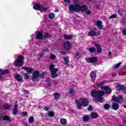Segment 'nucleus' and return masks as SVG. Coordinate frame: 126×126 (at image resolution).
<instances>
[{
    "instance_id": "obj_41",
    "label": "nucleus",
    "mask_w": 126,
    "mask_h": 126,
    "mask_svg": "<svg viewBox=\"0 0 126 126\" xmlns=\"http://www.w3.org/2000/svg\"><path fill=\"white\" fill-rule=\"evenodd\" d=\"M50 59L51 60H55L56 59V56L53 54L50 55Z\"/></svg>"
},
{
    "instance_id": "obj_45",
    "label": "nucleus",
    "mask_w": 126,
    "mask_h": 126,
    "mask_svg": "<svg viewBox=\"0 0 126 126\" xmlns=\"http://www.w3.org/2000/svg\"><path fill=\"white\" fill-rule=\"evenodd\" d=\"M87 110L88 111H93V107L91 105H89V107L88 108Z\"/></svg>"
},
{
    "instance_id": "obj_4",
    "label": "nucleus",
    "mask_w": 126,
    "mask_h": 126,
    "mask_svg": "<svg viewBox=\"0 0 126 126\" xmlns=\"http://www.w3.org/2000/svg\"><path fill=\"white\" fill-rule=\"evenodd\" d=\"M103 85L104 83L103 82H100L96 85L95 88H100L101 90L105 91L106 94H110V93H111L112 89H110V87Z\"/></svg>"
},
{
    "instance_id": "obj_58",
    "label": "nucleus",
    "mask_w": 126,
    "mask_h": 126,
    "mask_svg": "<svg viewBox=\"0 0 126 126\" xmlns=\"http://www.w3.org/2000/svg\"><path fill=\"white\" fill-rule=\"evenodd\" d=\"M97 34H98V35H99L100 34V32H98Z\"/></svg>"
},
{
    "instance_id": "obj_27",
    "label": "nucleus",
    "mask_w": 126,
    "mask_h": 126,
    "mask_svg": "<svg viewBox=\"0 0 126 126\" xmlns=\"http://www.w3.org/2000/svg\"><path fill=\"white\" fill-rule=\"evenodd\" d=\"M46 82L47 84V88H50L52 85V83H51V80L50 78H47L46 80Z\"/></svg>"
},
{
    "instance_id": "obj_57",
    "label": "nucleus",
    "mask_w": 126,
    "mask_h": 126,
    "mask_svg": "<svg viewBox=\"0 0 126 126\" xmlns=\"http://www.w3.org/2000/svg\"><path fill=\"white\" fill-rule=\"evenodd\" d=\"M31 37H32V38H33L34 37V35H32Z\"/></svg>"
},
{
    "instance_id": "obj_28",
    "label": "nucleus",
    "mask_w": 126,
    "mask_h": 126,
    "mask_svg": "<svg viewBox=\"0 0 126 126\" xmlns=\"http://www.w3.org/2000/svg\"><path fill=\"white\" fill-rule=\"evenodd\" d=\"M83 120L84 122H88L90 120V117H89V115H85L83 117Z\"/></svg>"
},
{
    "instance_id": "obj_23",
    "label": "nucleus",
    "mask_w": 126,
    "mask_h": 126,
    "mask_svg": "<svg viewBox=\"0 0 126 126\" xmlns=\"http://www.w3.org/2000/svg\"><path fill=\"white\" fill-rule=\"evenodd\" d=\"M60 123L61 125H63V126H66L67 125V121L66 119L63 118L60 120Z\"/></svg>"
},
{
    "instance_id": "obj_46",
    "label": "nucleus",
    "mask_w": 126,
    "mask_h": 126,
    "mask_svg": "<svg viewBox=\"0 0 126 126\" xmlns=\"http://www.w3.org/2000/svg\"><path fill=\"white\" fill-rule=\"evenodd\" d=\"M21 115L23 116L24 117H25V116H27V112H23L21 113Z\"/></svg>"
},
{
    "instance_id": "obj_15",
    "label": "nucleus",
    "mask_w": 126,
    "mask_h": 126,
    "mask_svg": "<svg viewBox=\"0 0 126 126\" xmlns=\"http://www.w3.org/2000/svg\"><path fill=\"white\" fill-rule=\"evenodd\" d=\"M22 69H24L25 70H26L27 72L28 73H30V74H31L33 71H34V69H32L30 67H23Z\"/></svg>"
},
{
    "instance_id": "obj_49",
    "label": "nucleus",
    "mask_w": 126,
    "mask_h": 126,
    "mask_svg": "<svg viewBox=\"0 0 126 126\" xmlns=\"http://www.w3.org/2000/svg\"><path fill=\"white\" fill-rule=\"evenodd\" d=\"M118 12H119L120 15H122L123 12H122V11H121L120 10H119L118 11Z\"/></svg>"
},
{
    "instance_id": "obj_42",
    "label": "nucleus",
    "mask_w": 126,
    "mask_h": 126,
    "mask_svg": "<svg viewBox=\"0 0 126 126\" xmlns=\"http://www.w3.org/2000/svg\"><path fill=\"white\" fill-rule=\"evenodd\" d=\"M48 116L49 117H54V116H55V113L52 112H49Z\"/></svg>"
},
{
    "instance_id": "obj_14",
    "label": "nucleus",
    "mask_w": 126,
    "mask_h": 126,
    "mask_svg": "<svg viewBox=\"0 0 126 126\" xmlns=\"http://www.w3.org/2000/svg\"><path fill=\"white\" fill-rule=\"evenodd\" d=\"M117 89H118V90H122L123 93H125V94H126V88L124 85L122 86L118 85L117 86Z\"/></svg>"
},
{
    "instance_id": "obj_50",
    "label": "nucleus",
    "mask_w": 126,
    "mask_h": 126,
    "mask_svg": "<svg viewBox=\"0 0 126 126\" xmlns=\"http://www.w3.org/2000/svg\"><path fill=\"white\" fill-rule=\"evenodd\" d=\"M44 110H45V111H49V107H45Z\"/></svg>"
},
{
    "instance_id": "obj_38",
    "label": "nucleus",
    "mask_w": 126,
    "mask_h": 126,
    "mask_svg": "<svg viewBox=\"0 0 126 126\" xmlns=\"http://www.w3.org/2000/svg\"><path fill=\"white\" fill-rule=\"evenodd\" d=\"M112 18H117V14H113L109 17V19H112Z\"/></svg>"
},
{
    "instance_id": "obj_51",
    "label": "nucleus",
    "mask_w": 126,
    "mask_h": 126,
    "mask_svg": "<svg viewBox=\"0 0 126 126\" xmlns=\"http://www.w3.org/2000/svg\"><path fill=\"white\" fill-rule=\"evenodd\" d=\"M44 55H45L44 53H41L40 54V57H43V56H44Z\"/></svg>"
},
{
    "instance_id": "obj_39",
    "label": "nucleus",
    "mask_w": 126,
    "mask_h": 126,
    "mask_svg": "<svg viewBox=\"0 0 126 126\" xmlns=\"http://www.w3.org/2000/svg\"><path fill=\"white\" fill-rule=\"evenodd\" d=\"M104 109L108 110V109L110 108V105L109 104H106L104 105Z\"/></svg>"
},
{
    "instance_id": "obj_54",
    "label": "nucleus",
    "mask_w": 126,
    "mask_h": 126,
    "mask_svg": "<svg viewBox=\"0 0 126 126\" xmlns=\"http://www.w3.org/2000/svg\"><path fill=\"white\" fill-rule=\"evenodd\" d=\"M111 55H112V52H109V53H108V55H109V56H110Z\"/></svg>"
},
{
    "instance_id": "obj_29",
    "label": "nucleus",
    "mask_w": 126,
    "mask_h": 126,
    "mask_svg": "<svg viewBox=\"0 0 126 126\" xmlns=\"http://www.w3.org/2000/svg\"><path fill=\"white\" fill-rule=\"evenodd\" d=\"M55 14L53 13L49 14L48 15V18L51 20H53V19H55Z\"/></svg>"
},
{
    "instance_id": "obj_20",
    "label": "nucleus",
    "mask_w": 126,
    "mask_h": 126,
    "mask_svg": "<svg viewBox=\"0 0 126 126\" xmlns=\"http://www.w3.org/2000/svg\"><path fill=\"white\" fill-rule=\"evenodd\" d=\"M96 51L98 54H101L102 53V47L100 44H97L96 45Z\"/></svg>"
},
{
    "instance_id": "obj_37",
    "label": "nucleus",
    "mask_w": 126,
    "mask_h": 126,
    "mask_svg": "<svg viewBox=\"0 0 126 126\" xmlns=\"http://www.w3.org/2000/svg\"><path fill=\"white\" fill-rule=\"evenodd\" d=\"M89 51H90L91 53H94V52L96 51V49L94 47H91L89 49Z\"/></svg>"
},
{
    "instance_id": "obj_12",
    "label": "nucleus",
    "mask_w": 126,
    "mask_h": 126,
    "mask_svg": "<svg viewBox=\"0 0 126 126\" xmlns=\"http://www.w3.org/2000/svg\"><path fill=\"white\" fill-rule=\"evenodd\" d=\"M39 75H40V72L38 71H34L32 73V80H36L39 77Z\"/></svg>"
},
{
    "instance_id": "obj_56",
    "label": "nucleus",
    "mask_w": 126,
    "mask_h": 126,
    "mask_svg": "<svg viewBox=\"0 0 126 126\" xmlns=\"http://www.w3.org/2000/svg\"><path fill=\"white\" fill-rule=\"evenodd\" d=\"M124 108H125V109H126V105H124Z\"/></svg>"
},
{
    "instance_id": "obj_31",
    "label": "nucleus",
    "mask_w": 126,
    "mask_h": 126,
    "mask_svg": "<svg viewBox=\"0 0 126 126\" xmlns=\"http://www.w3.org/2000/svg\"><path fill=\"white\" fill-rule=\"evenodd\" d=\"M63 37H64V39H65L66 40H70L72 39V35H67L66 34H64Z\"/></svg>"
},
{
    "instance_id": "obj_53",
    "label": "nucleus",
    "mask_w": 126,
    "mask_h": 126,
    "mask_svg": "<svg viewBox=\"0 0 126 126\" xmlns=\"http://www.w3.org/2000/svg\"><path fill=\"white\" fill-rule=\"evenodd\" d=\"M70 0H64L65 2H69Z\"/></svg>"
},
{
    "instance_id": "obj_16",
    "label": "nucleus",
    "mask_w": 126,
    "mask_h": 126,
    "mask_svg": "<svg viewBox=\"0 0 126 126\" xmlns=\"http://www.w3.org/2000/svg\"><path fill=\"white\" fill-rule=\"evenodd\" d=\"M90 77L92 78V81L94 83L95 82V78H96V73L92 71L90 73Z\"/></svg>"
},
{
    "instance_id": "obj_26",
    "label": "nucleus",
    "mask_w": 126,
    "mask_h": 126,
    "mask_svg": "<svg viewBox=\"0 0 126 126\" xmlns=\"http://www.w3.org/2000/svg\"><path fill=\"white\" fill-rule=\"evenodd\" d=\"M36 38L38 40H42V39H43V33H42L41 32H38L36 36Z\"/></svg>"
},
{
    "instance_id": "obj_44",
    "label": "nucleus",
    "mask_w": 126,
    "mask_h": 126,
    "mask_svg": "<svg viewBox=\"0 0 126 126\" xmlns=\"http://www.w3.org/2000/svg\"><path fill=\"white\" fill-rule=\"evenodd\" d=\"M122 33H123V35H126V28L123 29L122 30Z\"/></svg>"
},
{
    "instance_id": "obj_22",
    "label": "nucleus",
    "mask_w": 126,
    "mask_h": 126,
    "mask_svg": "<svg viewBox=\"0 0 126 126\" xmlns=\"http://www.w3.org/2000/svg\"><path fill=\"white\" fill-rule=\"evenodd\" d=\"M18 107V105L17 104H15L13 110V114L14 115H16V114L18 113V109L17 108Z\"/></svg>"
},
{
    "instance_id": "obj_47",
    "label": "nucleus",
    "mask_w": 126,
    "mask_h": 126,
    "mask_svg": "<svg viewBox=\"0 0 126 126\" xmlns=\"http://www.w3.org/2000/svg\"><path fill=\"white\" fill-rule=\"evenodd\" d=\"M49 51V49L48 48H46L43 50V53L45 54V53H47Z\"/></svg>"
},
{
    "instance_id": "obj_21",
    "label": "nucleus",
    "mask_w": 126,
    "mask_h": 126,
    "mask_svg": "<svg viewBox=\"0 0 126 126\" xmlns=\"http://www.w3.org/2000/svg\"><path fill=\"white\" fill-rule=\"evenodd\" d=\"M15 79L17 80V81H19L20 82H21L22 81V76L20 74H17L15 76Z\"/></svg>"
},
{
    "instance_id": "obj_33",
    "label": "nucleus",
    "mask_w": 126,
    "mask_h": 126,
    "mask_svg": "<svg viewBox=\"0 0 126 126\" xmlns=\"http://www.w3.org/2000/svg\"><path fill=\"white\" fill-rule=\"evenodd\" d=\"M69 93H70V94H71V95L72 96H73V95H75V91H74L73 89H70Z\"/></svg>"
},
{
    "instance_id": "obj_30",
    "label": "nucleus",
    "mask_w": 126,
    "mask_h": 126,
    "mask_svg": "<svg viewBox=\"0 0 126 126\" xmlns=\"http://www.w3.org/2000/svg\"><path fill=\"white\" fill-rule=\"evenodd\" d=\"M54 96L56 100H59V99H60V97H61V95L58 93H54Z\"/></svg>"
},
{
    "instance_id": "obj_11",
    "label": "nucleus",
    "mask_w": 126,
    "mask_h": 126,
    "mask_svg": "<svg viewBox=\"0 0 126 126\" xmlns=\"http://www.w3.org/2000/svg\"><path fill=\"white\" fill-rule=\"evenodd\" d=\"M94 25H95V26H97V28L99 30H102V29H103V25L102 21H97L96 22H95V23H94Z\"/></svg>"
},
{
    "instance_id": "obj_2",
    "label": "nucleus",
    "mask_w": 126,
    "mask_h": 126,
    "mask_svg": "<svg viewBox=\"0 0 126 126\" xmlns=\"http://www.w3.org/2000/svg\"><path fill=\"white\" fill-rule=\"evenodd\" d=\"M105 94V93L103 91H92L91 92V96L92 97H96V100L98 102H100V103H103L105 99L104 98L102 97Z\"/></svg>"
},
{
    "instance_id": "obj_10",
    "label": "nucleus",
    "mask_w": 126,
    "mask_h": 126,
    "mask_svg": "<svg viewBox=\"0 0 126 126\" xmlns=\"http://www.w3.org/2000/svg\"><path fill=\"white\" fill-rule=\"evenodd\" d=\"M7 73H9V70H3L1 69H0V80H2L3 79V77L2 75H4V74H6Z\"/></svg>"
},
{
    "instance_id": "obj_5",
    "label": "nucleus",
    "mask_w": 126,
    "mask_h": 126,
    "mask_svg": "<svg viewBox=\"0 0 126 126\" xmlns=\"http://www.w3.org/2000/svg\"><path fill=\"white\" fill-rule=\"evenodd\" d=\"M24 58L22 56H18L14 62V65L15 66H22L23 65V60Z\"/></svg>"
},
{
    "instance_id": "obj_3",
    "label": "nucleus",
    "mask_w": 126,
    "mask_h": 126,
    "mask_svg": "<svg viewBox=\"0 0 126 126\" xmlns=\"http://www.w3.org/2000/svg\"><path fill=\"white\" fill-rule=\"evenodd\" d=\"M75 103L78 109H81V106L87 107L89 105V100L86 98L82 97L80 98L79 100L76 99L75 100Z\"/></svg>"
},
{
    "instance_id": "obj_9",
    "label": "nucleus",
    "mask_w": 126,
    "mask_h": 126,
    "mask_svg": "<svg viewBox=\"0 0 126 126\" xmlns=\"http://www.w3.org/2000/svg\"><path fill=\"white\" fill-rule=\"evenodd\" d=\"M63 48L66 51H68V50H70L72 48V46L70 42L67 41L64 43Z\"/></svg>"
},
{
    "instance_id": "obj_24",
    "label": "nucleus",
    "mask_w": 126,
    "mask_h": 126,
    "mask_svg": "<svg viewBox=\"0 0 126 126\" xmlns=\"http://www.w3.org/2000/svg\"><path fill=\"white\" fill-rule=\"evenodd\" d=\"M120 108V106L118 103H113L112 104V108L113 110H115V111H117Z\"/></svg>"
},
{
    "instance_id": "obj_34",
    "label": "nucleus",
    "mask_w": 126,
    "mask_h": 126,
    "mask_svg": "<svg viewBox=\"0 0 126 126\" xmlns=\"http://www.w3.org/2000/svg\"><path fill=\"white\" fill-rule=\"evenodd\" d=\"M34 122V117H31L29 119V123L30 124H32V123Z\"/></svg>"
},
{
    "instance_id": "obj_59",
    "label": "nucleus",
    "mask_w": 126,
    "mask_h": 126,
    "mask_svg": "<svg viewBox=\"0 0 126 126\" xmlns=\"http://www.w3.org/2000/svg\"><path fill=\"white\" fill-rule=\"evenodd\" d=\"M124 124H126V121H124Z\"/></svg>"
},
{
    "instance_id": "obj_6",
    "label": "nucleus",
    "mask_w": 126,
    "mask_h": 126,
    "mask_svg": "<svg viewBox=\"0 0 126 126\" xmlns=\"http://www.w3.org/2000/svg\"><path fill=\"white\" fill-rule=\"evenodd\" d=\"M33 8L35 10H39L40 11L41 13H43V12L47 11V10L48 9V8L44 7V6L39 4H36L33 5Z\"/></svg>"
},
{
    "instance_id": "obj_32",
    "label": "nucleus",
    "mask_w": 126,
    "mask_h": 126,
    "mask_svg": "<svg viewBox=\"0 0 126 126\" xmlns=\"http://www.w3.org/2000/svg\"><path fill=\"white\" fill-rule=\"evenodd\" d=\"M44 38H48L50 39L52 38V36L48 32H46L44 35Z\"/></svg>"
},
{
    "instance_id": "obj_25",
    "label": "nucleus",
    "mask_w": 126,
    "mask_h": 126,
    "mask_svg": "<svg viewBox=\"0 0 126 126\" xmlns=\"http://www.w3.org/2000/svg\"><path fill=\"white\" fill-rule=\"evenodd\" d=\"M64 61V63L65 65H68V63H69V57H64L63 58Z\"/></svg>"
},
{
    "instance_id": "obj_43",
    "label": "nucleus",
    "mask_w": 126,
    "mask_h": 126,
    "mask_svg": "<svg viewBox=\"0 0 126 126\" xmlns=\"http://www.w3.org/2000/svg\"><path fill=\"white\" fill-rule=\"evenodd\" d=\"M25 79H29V75L27 73L24 74Z\"/></svg>"
},
{
    "instance_id": "obj_36",
    "label": "nucleus",
    "mask_w": 126,
    "mask_h": 126,
    "mask_svg": "<svg viewBox=\"0 0 126 126\" xmlns=\"http://www.w3.org/2000/svg\"><path fill=\"white\" fill-rule=\"evenodd\" d=\"M121 64H122V62H120L119 63H118L117 64H116V65H113V67L114 68H118V67H120V65H121Z\"/></svg>"
},
{
    "instance_id": "obj_7",
    "label": "nucleus",
    "mask_w": 126,
    "mask_h": 126,
    "mask_svg": "<svg viewBox=\"0 0 126 126\" xmlns=\"http://www.w3.org/2000/svg\"><path fill=\"white\" fill-rule=\"evenodd\" d=\"M49 69L51 71V74L53 78H55V77H57L58 76V74H57L58 69L55 68V66L54 64H51L50 65Z\"/></svg>"
},
{
    "instance_id": "obj_8",
    "label": "nucleus",
    "mask_w": 126,
    "mask_h": 126,
    "mask_svg": "<svg viewBox=\"0 0 126 126\" xmlns=\"http://www.w3.org/2000/svg\"><path fill=\"white\" fill-rule=\"evenodd\" d=\"M112 101L114 102H117L118 103H123L124 100L123 99V96L119 95L118 96H115V95L112 96Z\"/></svg>"
},
{
    "instance_id": "obj_1",
    "label": "nucleus",
    "mask_w": 126,
    "mask_h": 126,
    "mask_svg": "<svg viewBox=\"0 0 126 126\" xmlns=\"http://www.w3.org/2000/svg\"><path fill=\"white\" fill-rule=\"evenodd\" d=\"M69 9L71 12L82 10V11H85L86 14L89 15L91 14V11L90 10L86 9V5H85L81 6L78 4H71L69 6Z\"/></svg>"
},
{
    "instance_id": "obj_18",
    "label": "nucleus",
    "mask_w": 126,
    "mask_h": 126,
    "mask_svg": "<svg viewBox=\"0 0 126 126\" xmlns=\"http://www.w3.org/2000/svg\"><path fill=\"white\" fill-rule=\"evenodd\" d=\"M90 117L92 119H97L99 117V115L97 113L92 112L90 114Z\"/></svg>"
},
{
    "instance_id": "obj_55",
    "label": "nucleus",
    "mask_w": 126,
    "mask_h": 126,
    "mask_svg": "<svg viewBox=\"0 0 126 126\" xmlns=\"http://www.w3.org/2000/svg\"><path fill=\"white\" fill-rule=\"evenodd\" d=\"M62 55H65V52H62L61 53Z\"/></svg>"
},
{
    "instance_id": "obj_52",
    "label": "nucleus",
    "mask_w": 126,
    "mask_h": 126,
    "mask_svg": "<svg viewBox=\"0 0 126 126\" xmlns=\"http://www.w3.org/2000/svg\"><path fill=\"white\" fill-rule=\"evenodd\" d=\"M23 91L25 92V93H28V91L26 90H23Z\"/></svg>"
},
{
    "instance_id": "obj_40",
    "label": "nucleus",
    "mask_w": 126,
    "mask_h": 126,
    "mask_svg": "<svg viewBox=\"0 0 126 126\" xmlns=\"http://www.w3.org/2000/svg\"><path fill=\"white\" fill-rule=\"evenodd\" d=\"M75 58H76V59H78L80 58V53L79 52H77L75 56Z\"/></svg>"
},
{
    "instance_id": "obj_35",
    "label": "nucleus",
    "mask_w": 126,
    "mask_h": 126,
    "mask_svg": "<svg viewBox=\"0 0 126 126\" xmlns=\"http://www.w3.org/2000/svg\"><path fill=\"white\" fill-rule=\"evenodd\" d=\"M3 108L4 109H9V108H10V105H9V104L7 103H5L3 105Z\"/></svg>"
},
{
    "instance_id": "obj_19",
    "label": "nucleus",
    "mask_w": 126,
    "mask_h": 126,
    "mask_svg": "<svg viewBox=\"0 0 126 126\" xmlns=\"http://www.w3.org/2000/svg\"><path fill=\"white\" fill-rule=\"evenodd\" d=\"M3 121H6V122H11L12 119L7 115H5L3 117Z\"/></svg>"
},
{
    "instance_id": "obj_13",
    "label": "nucleus",
    "mask_w": 126,
    "mask_h": 126,
    "mask_svg": "<svg viewBox=\"0 0 126 126\" xmlns=\"http://www.w3.org/2000/svg\"><path fill=\"white\" fill-rule=\"evenodd\" d=\"M97 61H98V59L95 57H93L92 58H89L86 59L87 63H95V62H97Z\"/></svg>"
},
{
    "instance_id": "obj_48",
    "label": "nucleus",
    "mask_w": 126,
    "mask_h": 126,
    "mask_svg": "<svg viewBox=\"0 0 126 126\" xmlns=\"http://www.w3.org/2000/svg\"><path fill=\"white\" fill-rule=\"evenodd\" d=\"M44 75H45V73H43V74H41L39 75V76L40 77H41V78H43V77H44Z\"/></svg>"
},
{
    "instance_id": "obj_17",
    "label": "nucleus",
    "mask_w": 126,
    "mask_h": 126,
    "mask_svg": "<svg viewBox=\"0 0 126 126\" xmlns=\"http://www.w3.org/2000/svg\"><path fill=\"white\" fill-rule=\"evenodd\" d=\"M96 34H97V32L95 30H91L88 33V36L90 37H93L94 36H96Z\"/></svg>"
}]
</instances>
